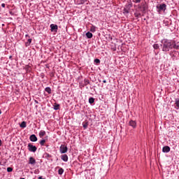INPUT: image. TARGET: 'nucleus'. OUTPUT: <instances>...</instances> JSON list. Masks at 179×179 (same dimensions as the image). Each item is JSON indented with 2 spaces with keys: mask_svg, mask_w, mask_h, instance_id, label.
<instances>
[{
  "mask_svg": "<svg viewBox=\"0 0 179 179\" xmlns=\"http://www.w3.org/2000/svg\"><path fill=\"white\" fill-rule=\"evenodd\" d=\"M161 46L162 47V51L165 52H168V51H170V50H179V45H177L176 41L171 42V41L168 39H163L162 41Z\"/></svg>",
  "mask_w": 179,
  "mask_h": 179,
  "instance_id": "f257e3e1",
  "label": "nucleus"
},
{
  "mask_svg": "<svg viewBox=\"0 0 179 179\" xmlns=\"http://www.w3.org/2000/svg\"><path fill=\"white\" fill-rule=\"evenodd\" d=\"M148 5L146 4V2H143L141 4H138L136 9V12L134 13L135 17H141V16H142V13H146Z\"/></svg>",
  "mask_w": 179,
  "mask_h": 179,
  "instance_id": "f03ea898",
  "label": "nucleus"
},
{
  "mask_svg": "<svg viewBox=\"0 0 179 179\" xmlns=\"http://www.w3.org/2000/svg\"><path fill=\"white\" fill-rule=\"evenodd\" d=\"M166 8H167V6L166 5V3H162V4L157 5V9L158 13H160V12H165Z\"/></svg>",
  "mask_w": 179,
  "mask_h": 179,
  "instance_id": "7ed1b4c3",
  "label": "nucleus"
},
{
  "mask_svg": "<svg viewBox=\"0 0 179 179\" xmlns=\"http://www.w3.org/2000/svg\"><path fill=\"white\" fill-rule=\"evenodd\" d=\"M28 150L29 152H33V153H36V152H37V147H36V145H32L31 143H29Z\"/></svg>",
  "mask_w": 179,
  "mask_h": 179,
  "instance_id": "20e7f679",
  "label": "nucleus"
},
{
  "mask_svg": "<svg viewBox=\"0 0 179 179\" xmlns=\"http://www.w3.org/2000/svg\"><path fill=\"white\" fill-rule=\"evenodd\" d=\"M59 152L62 154L66 153L68 152V147L65 145H62L59 148Z\"/></svg>",
  "mask_w": 179,
  "mask_h": 179,
  "instance_id": "39448f33",
  "label": "nucleus"
},
{
  "mask_svg": "<svg viewBox=\"0 0 179 179\" xmlns=\"http://www.w3.org/2000/svg\"><path fill=\"white\" fill-rule=\"evenodd\" d=\"M87 0H74V3L76 5H83Z\"/></svg>",
  "mask_w": 179,
  "mask_h": 179,
  "instance_id": "423d86ee",
  "label": "nucleus"
},
{
  "mask_svg": "<svg viewBox=\"0 0 179 179\" xmlns=\"http://www.w3.org/2000/svg\"><path fill=\"white\" fill-rule=\"evenodd\" d=\"M50 29H51V31H57L58 30V25L51 24Z\"/></svg>",
  "mask_w": 179,
  "mask_h": 179,
  "instance_id": "0eeeda50",
  "label": "nucleus"
},
{
  "mask_svg": "<svg viewBox=\"0 0 179 179\" xmlns=\"http://www.w3.org/2000/svg\"><path fill=\"white\" fill-rule=\"evenodd\" d=\"M29 140L31 141V142H37V136H36L35 134H31L29 136Z\"/></svg>",
  "mask_w": 179,
  "mask_h": 179,
  "instance_id": "6e6552de",
  "label": "nucleus"
},
{
  "mask_svg": "<svg viewBox=\"0 0 179 179\" xmlns=\"http://www.w3.org/2000/svg\"><path fill=\"white\" fill-rule=\"evenodd\" d=\"M29 164L34 166V164H36V159H34L33 157H30L29 160Z\"/></svg>",
  "mask_w": 179,
  "mask_h": 179,
  "instance_id": "1a4fd4ad",
  "label": "nucleus"
},
{
  "mask_svg": "<svg viewBox=\"0 0 179 179\" xmlns=\"http://www.w3.org/2000/svg\"><path fill=\"white\" fill-rule=\"evenodd\" d=\"M130 127H132L134 129L136 128V122L134 120H130L129 122Z\"/></svg>",
  "mask_w": 179,
  "mask_h": 179,
  "instance_id": "9d476101",
  "label": "nucleus"
},
{
  "mask_svg": "<svg viewBox=\"0 0 179 179\" xmlns=\"http://www.w3.org/2000/svg\"><path fill=\"white\" fill-rule=\"evenodd\" d=\"M162 152L164 153H169L170 152V148L169 146H164L162 148Z\"/></svg>",
  "mask_w": 179,
  "mask_h": 179,
  "instance_id": "9b49d317",
  "label": "nucleus"
},
{
  "mask_svg": "<svg viewBox=\"0 0 179 179\" xmlns=\"http://www.w3.org/2000/svg\"><path fill=\"white\" fill-rule=\"evenodd\" d=\"M43 157H45V159H47V160H50V159H51V157H52V155H50L49 153L45 152L43 155Z\"/></svg>",
  "mask_w": 179,
  "mask_h": 179,
  "instance_id": "f8f14e48",
  "label": "nucleus"
},
{
  "mask_svg": "<svg viewBox=\"0 0 179 179\" xmlns=\"http://www.w3.org/2000/svg\"><path fill=\"white\" fill-rule=\"evenodd\" d=\"M90 84V81L87 79H84V85H82L83 87H85V86H87V85Z\"/></svg>",
  "mask_w": 179,
  "mask_h": 179,
  "instance_id": "ddd939ff",
  "label": "nucleus"
},
{
  "mask_svg": "<svg viewBox=\"0 0 179 179\" xmlns=\"http://www.w3.org/2000/svg\"><path fill=\"white\" fill-rule=\"evenodd\" d=\"M61 159L63 160V162H68V155H62Z\"/></svg>",
  "mask_w": 179,
  "mask_h": 179,
  "instance_id": "4468645a",
  "label": "nucleus"
},
{
  "mask_svg": "<svg viewBox=\"0 0 179 179\" xmlns=\"http://www.w3.org/2000/svg\"><path fill=\"white\" fill-rule=\"evenodd\" d=\"M85 35L88 38H92L93 37V34L90 31L87 32Z\"/></svg>",
  "mask_w": 179,
  "mask_h": 179,
  "instance_id": "2eb2a0df",
  "label": "nucleus"
},
{
  "mask_svg": "<svg viewBox=\"0 0 179 179\" xmlns=\"http://www.w3.org/2000/svg\"><path fill=\"white\" fill-rule=\"evenodd\" d=\"M40 138H43V136H45V131L41 130L39 132Z\"/></svg>",
  "mask_w": 179,
  "mask_h": 179,
  "instance_id": "dca6fc26",
  "label": "nucleus"
},
{
  "mask_svg": "<svg viewBox=\"0 0 179 179\" xmlns=\"http://www.w3.org/2000/svg\"><path fill=\"white\" fill-rule=\"evenodd\" d=\"M175 104H176V106L177 107L176 108L178 109L179 108V98H176L175 99Z\"/></svg>",
  "mask_w": 179,
  "mask_h": 179,
  "instance_id": "f3484780",
  "label": "nucleus"
},
{
  "mask_svg": "<svg viewBox=\"0 0 179 179\" xmlns=\"http://www.w3.org/2000/svg\"><path fill=\"white\" fill-rule=\"evenodd\" d=\"M20 128H26L27 127V122L25 121L22 122V123L20 125Z\"/></svg>",
  "mask_w": 179,
  "mask_h": 179,
  "instance_id": "a211bd4d",
  "label": "nucleus"
},
{
  "mask_svg": "<svg viewBox=\"0 0 179 179\" xmlns=\"http://www.w3.org/2000/svg\"><path fill=\"white\" fill-rule=\"evenodd\" d=\"M45 91H46V92L48 93V94H51V87H47L45 89Z\"/></svg>",
  "mask_w": 179,
  "mask_h": 179,
  "instance_id": "6ab92c4d",
  "label": "nucleus"
},
{
  "mask_svg": "<svg viewBox=\"0 0 179 179\" xmlns=\"http://www.w3.org/2000/svg\"><path fill=\"white\" fill-rule=\"evenodd\" d=\"M90 31H92V33H94V31H96V26L94 25H92L91 27H90Z\"/></svg>",
  "mask_w": 179,
  "mask_h": 179,
  "instance_id": "aec40b11",
  "label": "nucleus"
},
{
  "mask_svg": "<svg viewBox=\"0 0 179 179\" xmlns=\"http://www.w3.org/2000/svg\"><path fill=\"white\" fill-rule=\"evenodd\" d=\"M58 174H59V176H62V174H64V169L60 168V169H59V171H58Z\"/></svg>",
  "mask_w": 179,
  "mask_h": 179,
  "instance_id": "412c9836",
  "label": "nucleus"
},
{
  "mask_svg": "<svg viewBox=\"0 0 179 179\" xmlns=\"http://www.w3.org/2000/svg\"><path fill=\"white\" fill-rule=\"evenodd\" d=\"M30 44H31V38L28 39V41L27 43H25V45H26V47H29V45H30Z\"/></svg>",
  "mask_w": 179,
  "mask_h": 179,
  "instance_id": "4be33fe9",
  "label": "nucleus"
},
{
  "mask_svg": "<svg viewBox=\"0 0 179 179\" xmlns=\"http://www.w3.org/2000/svg\"><path fill=\"white\" fill-rule=\"evenodd\" d=\"M89 103H90V104H93V103H94V98H93V97L90 98Z\"/></svg>",
  "mask_w": 179,
  "mask_h": 179,
  "instance_id": "5701e85b",
  "label": "nucleus"
},
{
  "mask_svg": "<svg viewBox=\"0 0 179 179\" xmlns=\"http://www.w3.org/2000/svg\"><path fill=\"white\" fill-rule=\"evenodd\" d=\"M159 44H154L153 45L154 50H159Z\"/></svg>",
  "mask_w": 179,
  "mask_h": 179,
  "instance_id": "b1692460",
  "label": "nucleus"
},
{
  "mask_svg": "<svg viewBox=\"0 0 179 179\" xmlns=\"http://www.w3.org/2000/svg\"><path fill=\"white\" fill-rule=\"evenodd\" d=\"M41 146H44V143H45V140L43 139L39 142Z\"/></svg>",
  "mask_w": 179,
  "mask_h": 179,
  "instance_id": "393cba45",
  "label": "nucleus"
},
{
  "mask_svg": "<svg viewBox=\"0 0 179 179\" xmlns=\"http://www.w3.org/2000/svg\"><path fill=\"white\" fill-rule=\"evenodd\" d=\"M7 171H8V173H12V171H13V168L8 167L7 168Z\"/></svg>",
  "mask_w": 179,
  "mask_h": 179,
  "instance_id": "a878e982",
  "label": "nucleus"
},
{
  "mask_svg": "<svg viewBox=\"0 0 179 179\" xmlns=\"http://www.w3.org/2000/svg\"><path fill=\"white\" fill-rule=\"evenodd\" d=\"M123 13L125 14V13H129V9L128 8H124L123 10Z\"/></svg>",
  "mask_w": 179,
  "mask_h": 179,
  "instance_id": "bb28decb",
  "label": "nucleus"
},
{
  "mask_svg": "<svg viewBox=\"0 0 179 179\" xmlns=\"http://www.w3.org/2000/svg\"><path fill=\"white\" fill-rule=\"evenodd\" d=\"M54 110H59V104H55L54 106Z\"/></svg>",
  "mask_w": 179,
  "mask_h": 179,
  "instance_id": "cd10ccee",
  "label": "nucleus"
},
{
  "mask_svg": "<svg viewBox=\"0 0 179 179\" xmlns=\"http://www.w3.org/2000/svg\"><path fill=\"white\" fill-rule=\"evenodd\" d=\"M94 62H95V64H100V59H94Z\"/></svg>",
  "mask_w": 179,
  "mask_h": 179,
  "instance_id": "c85d7f7f",
  "label": "nucleus"
},
{
  "mask_svg": "<svg viewBox=\"0 0 179 179\" xmlns=\"http://www.w3.org/2000/svg\"><path fill=\"white\" fill-rule=\"evenodd\" d=\"M133 2H134V3H140L141 0H133Z\"/></svg>",
  "mask_w": 179,
  "mask_h": 179,
  "instance_id": "c756f323",
  "label": "nucleus"
},
{
  "mask_svg": "<svg viewBox=\"0 0 179 179\" xmlns=\"http://www.w3.org/2000/svg\"><path fill=\"white\" fill-rule=\"evenodd\" d=\"M1 6H2V8H5V6H6V5L3 3L1 4Z\"/></svg>",
  "mask_w": 179,
  "mask_h": 179,
  "instance_id": "7c9ffc66",
  "label": "nucleus"
},
{
  "mask_svg": "<svg viewBox=\"0 0 179 179\" xmlns=\"http://www.w3.org/2000/svg\"><path fill=\"white\" fill-rule=\"evenodd\" d=\"M103 83H107V80H103Z\"/></svg>",
  "mask_w": 179,
  "mask_h": 179,
  "instance_id": "2f4dec72",
  "label": "nucleus"
},
{
  "mask_svg": "<svg viewBox=\"0 0 179 179\" xmlns=\"http://www.w3.org/2000/svg\"><path fill=\"white\" fill-rule=\"evenodd\" d=\"M0 146H2V141L0 140Z\"/></svg>",
  "mask_w": 179,
  "mask_h": 179,
  "instance_id": "473e14b6",
  "label": "nucleus"
},
{
  "mask_svg": "<svg viewBox=\"0 0 179 179\" xmlns=\"http://www.w3.org/2000/svg\"><path fill=\"white\" fill-rule=\"evenodd\" d=\"M83 127H84V128H87V126L86 124H84V125H83Z\"/></svg>",
  "mask_w": 179,
  "mask_h": 179,
  "instance_id": "72a5a7b5",
  "label": "nucleus"
},
{
  "mask_svg": "<svg viewBox=\"0 0 179 179\" xmlns=\"http://www.w3.org/2000/svg\"><path fill=\"white\" fill-rule=\"evenodd\" d=\"M36 103H38L37 101H36Z\"/></svg>",
  "mask_w": 179,
  "mask_h": 179,
  "instance_id": "f704fd0d",
  "label": "nucleus"
}]
</instances>
